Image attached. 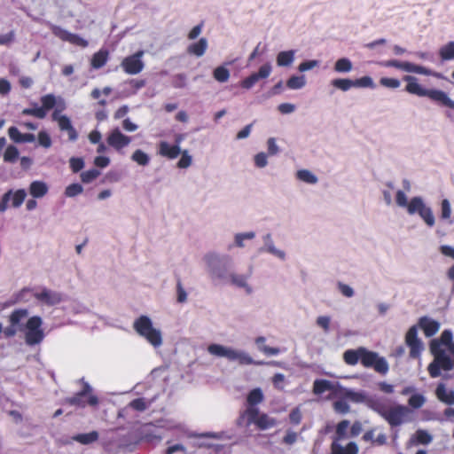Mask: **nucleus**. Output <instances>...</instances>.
<instances>
[{"instance_id":"obj_1","label":"nucleus","mask_w":454,"mask_h":454,"mask_svg":"<svg viewBox=\"0 0 454 454\" xmlns=\"http://www.w3.org/2000/svg\"><path fill=\"white\" fill-rule=\"evenodd\" d=\"M343 360L348 365L354 366L358 362L365 368L388 369V364L383 356L377 352L359 347L356 349H348L343 353Z\"/></svg>"},{"instance_id":"obj_2","label":"nucleus","mask_w":454,"mask_h":454,"mask_svg":"<svg viewBox=\"0 0 454 454\" xmlns=\"http://www.w3.org/2000/svg\"><path fill=\"white\" fill-rule=\"evenodd\" d=\"M133 328L138 335L145 339L154 348L161 346V332L153 327L149 317L145 315L138 317L133 323Z\"/></svg>"},{"instance_id":"obj_3","label":"nucleus","mask_w":454,"mask_h":454,"mask_svg":"<svg viewBox=\"0 0 454 454\" xmlns=\"http://www.w3.org/2000/svg\"><path fill=\"white\" fill-rule=\"evenodd\" d=\"M207 351L212 356L224 357L229 361L238 362L239 364H260V363L254 362L247 353L220 344L209 345Z\"/></svg>"},{"instance_id":"obj_4","label":"nucleus","mask_w":454,"mask_h":454,"mask_svg":"<svg viewBox=\"0 0 454 454\" xmlns=\"http://www.w3.org/2000/svg\"><path fill=\"white\" fill-rule=\"evenodd\" d=\"M439 340H434L430 343V351L434 356V362L427 369H452L454 367V356L450 355L446 348H442Z\"/></svg>"},{"instance_id":"obj_5","label":"nucleus","mask_w":454,"mask_h":454,"mask_svg":"<svg viewBox=\"0 0 454 454\" xmlns=\"http://www.w3.org/2000/svg\"><path fill=\"white\" fill-rule=\"evenodd\" d=\"M385 67H395L409 73H415L424 75H431L438 79H443V75L440 73L432 71L423 66L416 65L408 61H399L396 59H389L380 63Z\"/></svg>"},{"instance_id":"obj_6","label":"nucleus","mask_w":454,"mask_h":454,"mask_svg":"<svg viewBox=\"0 0 454 454\" xmlns=\"http://www.w3.org/2000/svg\"><path fill=\"white\" fill-rule=\"evenodd\" d=\"M43 320L39 316L28 318L26 323L25 340L28 345L39 344L44 338L42 329Z\"/></svg>"},{"instance_id":"obj_7","label":"nucleus","mask_w":454,"mask_h":454,"mask_svg":"<svg viewBox=\"0 0 454 454\" xmlns=\"http://www.w3.org/2000/svg\"><path fill=\"white\" fill-rule=\"evenodd\" d=\"M89 384H84L82 389L72 397L67 398L66 402L74 406L84 408L85 406L95 407L98 404V398L93 395Z\"/></svg>"},{"instance_id":"obj_8","label":"nucleus","mask_w":454,"mask_h":454,"mask_svg":"<svg viewBox=\"0 0 454 454\" xmlns=\"http://www.w3.org/2000/svg\"><path fill=\"white\" fill-rule=\"evenodd\" d=\"M245 415L248 424H254L260 430H266L277 425V420L266 413H260L258 408L248 407Z\"/></svg>"},{"instance_id":"obj_9","label":"nucleus","mask_w":454,"mask_h":454,"mask_svg":"<svg viewBox=\"0 0 454 454\" xmlns=\"http://www.w3.org/2000/svg\"><path fill=\"white\" fill-rule=\"evenodd\" d=\"M49 28L56 37L63 42H68L73 45H76L82 48H86L89 45L87 40L83 39L79 35L68 32L59 26L49 24Z\"/></svg>"},{"instance_id":"obj_10","label":"nucleus","mask_w":454,"mask_h":454,"mask_svg":"<svg viewBox=\"0 0 454 454\" xmlns=\"http://www.w3.org/2000/svg\"><path fill=\"white\" fill-rule=\"evenodd\" d=\"M144 54L143 51L124 58L121 63L123 71L129 74H137L144 69V62L141 58Z\"/></svg>"},{"instance_id":"obj_11","label":"nucleus","mask_w":454,"mask_h":454,"mask_svg":"<svg viewBox=\"0 0 454 454\" xmlns=\"http://www.w3.org/2000/svg\"><path fill=\"white\" fill-rule=\"evenodd\" d=\"M27 193L24 189H19L15 192L12 190L6 192L0 201V212H4L8 208V203L12 200V206L13 207H19L22 205L25 200Z\"/></svg>"},{"instance_id":"obj_12","label":"nucleus","mask_w":454,"mask_h":454,"mask_svg":"<svg viewBox=\"0 0 454 454\" xmlns=\"http://www.w3.org/2000/svg\"><path fill=\"white\" fill-rule=\"evenodd\" d=\"M405 343L410 348V356L417 358L419 356L422 349V341L418 337L417 326H411L405 335Z\"/></svg>"},{"instance_id":"obj_13","label":"nucleus","mask_w":454,"mask_h":454,"mask_svg":"<svg viewBox=\"0 0 454 454\" xmlns=\"http://www.w3.org/2000/svg\"><path fill=\"white\" fill-rule=\"evenodd\" d=\"M271 73V66L270 63L262 65L257 73H253L247 78L243 79L240 82V86L243 89H251L260 79H265L270 76Z\"/></svg>"},{"instance_id":"obj_14","label":"nucleus","mask_w":454,"mask_h":454,"mask_svg":"<svg viewBox=\"0 0 454 454\" xmlns=\"http://www.w3.org/2000/svg\"><path fill=\"white\" fill-rule=\"evenodd\" d=\"M33 296L42 303L48 306H54L61 302L62 295L60 293L43 288L40 292H35Z\"/></svg>"},{"instance_id":"obj_15","label":"nucleus","mask_w":454,"mask_h":454,"mask_svg":"<svg viewBox=\"0 0 454 454\" xmlns=\"http://www.w3.org/2000/svg\"><path fill=\"white\" fill-rule=\"evenodd\" d=\"M107 144L116 151H121L128 146L131 142V138L122 134L119 129H114L106 138Z\"/></svg>"},{"instance_id":"obj_16","label":"nucleus","mask_w":454,"mask_h":454,"mask_svg":"<svg viewBox=\"0 0 454 454\" xmlns=\"http://www.w3.org/2000/svg\"><path fill=\"white\" fill-rule=\"evenodd\" d=\"M424 97H427L440 106L454 109V100L450 99L448 94L441 90L427 89Z\"/></svg>"},{"instance_id":"obj_17","label":"nucleus","mask_w":454,"mask_h":454,"mask_svg":"<svg viewBox=\"0 0 454 454\" xmlns=\"http://www.w3.org/2000/svg\"><path fill=\"white\" fill-rule=\"evenodd\" d=\"M59 110H55L52 114V119L58 121L60 130L67 131L69 139L74 141L77 139V132L73 127L70 119L66 115H59Z\"/></svg>"},{"instance_id":"obj_18","label":"nucleus","mask_w":454,"mask_h":454,"mask_svg":"<svg viewBox=\"0 0 454 454\" xmlns=\"http://www.w3.org/2000/svg\"><path fill=\"white\" fill-rule=\"evenodd\" d=\"M384 419L392 427H396L402 424L404 416L403 408L395 407L386 410L382 412Z\"/></svg>"},{"instance_id":"obj_19","label":"nucleus","mask_w":454,"mask_h":454,"mask_svg":"<svg viewBox=\"0 0 454 454\" xmlns=\"http://www.w3.org/2000/svg\"><path fill=\"white\" fill-rule=\"evenodd\" d=\"M419 325L422 329L424 334L427 337L434 336L440 328V324L427 317H422L419 318Z\"/></svg>"},{"instance_id":"obj_20","label":"nucleus","mask_w":454,"mask_h":454,"mask_svg":"<svg viewBox=\"0 0 454 454\" xmlns=\"http://www.w3.org/2000/svg\"><path fill=\"white\" fill-rule=\"evenodd\" d=\"M181 153V149L178 145H169L166 141H161L159 144V154L162 157L173 160Z\"/></svg>"},{"instance_id":"obj_21","label":"nucleus","mask_w":454,"mask_h":454,"mask_svg":"<svg viewBox=\"0 0 454 454\" xmlns=\"http://www.w3.org/2000/svg\"><path fill=\"white\" fill-rule=\"evenodd\" d=\"M403 81H405L407 82V84L405 86V90L408 93L413 94V95H417L419 97H424L425 96L426 91H427V89L422 88L418 83V79L415 76L405 75L403 77Z\"/></svg>"},{"instance_id":"obj_22","label":"nucleus","mask_w":454,"mask_h":454,"mask_svg":"<svg viewBox=\"0 0 454 454\" xmlns=\"http://www.w3.org/2000/svg\"><path fill=\"white\" fill-rule=\"evenodd\" d=\"M207 47L208 43L207 38L201 37L198 42L189 44L186 49V52L189 55L200 58L205 54V52L207 50Z\"/></svg>"},{"instance_id":"obj_23","label":"nucleus","mask_w":454,"mask_h":454,"mask_svg":"<svg viewBox=\"0 0 454 454\" xmlns=\"http://www.w3.org/2000/svg\"><path fill=\"white\" fill-rule=\"evenodd\" d=\"M338 441H333L331 444L330 454H357L358 447L356 442H350L345 447H342Z\"/></svg>"},{"instance_id":"obj_24","label":"nucleus","mask_w":454,"mask_h":454,"mask_svg":"<svg viewBox=\"0 0 454 454\" xmlns=\"http://www.w3.org/2000/svg\"><path fill=\"white\" fill-rule=\"evenodd\" d=\"M436 397L442 403L454 404V391L448 390L443 383H440L435 389Z\"/></svg>"},{"instance_id":"obj_25","label":"nucleus","mask_w":454,"mask_h":454,"mask_svg":"<svg viewBox=\"0 0 454 454\" xmlns=\"http://www.w3.org/2000/svg\"><path fill=\"white\" fill-rule=\"evenodd\" d=\"M48 192V186L42 181H34L30 184L29 193L34 198H42Z\"/></svg>"},{"instance_id":"obj_26","label":"nucleus","mask_w":454,"mask_h":454,"mask_svg":"<svg viewBox=\"0 0 454 454\" xmlns=\"http://www.w3.org/2000/svg\"><path fill=\"white\" fill-rule=\"evenodd\" d=\"M108 59V51L106 50H100L98 52L94 53L91 60L90 65L93 68L98 69L104 67Z\"/></svg>"},{"instance_id":"obj_27","label":"nucleus","mask_w":454,"mask_h":454,"mask_svg":"<svg viewBox=\"0 0 454 454\" xmlns=\"http://www.w3.org/2000/svg\"><path fill=\"white\" fill-rule=\"evenodd\" d=\"M98 439V433L97 431H91L86 434H78L73 436V440L82 443L90 444L96 442Z\"/></svg>"},{"instance_id":"obj_28","label":"nucleus","mask_w":454,"mask_h":454,"mask_svg":"<svg viewBox=\"0 0 454 454\" xmlns=\"http://www.w3.org/2000/svg\"><path fill=\"white\" fill-rule=\"evenodd\" d=\"M294 59V51H280L277 56V64L279 67H288Z\"/></svg>"},{"instance_id":"obj_29","label":"nucleus","mask_w":454,"mask_h":454,"mask_svg":"<svg viewBox=\"0 0 454 454\" xmlns=\"http://www.w3.org/2000/svg\"><path fill=\"white\" fill-rule=\"evenodd\" d=\"M333 385L327 380H316L313 384V392L315 395H322L326 391L333 390Z\"/></svg>"},{"instance_id":"obj_30","label":"nucleus","mask_w":454,"mask_h":454,"mask_svg":"<svg viewBox=\"0 0 454 454\" xmlns=\"http://www.w3.org/2000/svg\"><path fill=\"white\" fill-rule=\"evenodd\" d=\"M433 440L432 435L426 430L419 429L415 432L412 441L416 444H423L427 445L429 444Z\"/></svg>"},{"instance_id":"obj_31","label":"nucleus","mask_w":454,"mask_h":454,"mask_svg":"<svg viewBox=\"0 0 454 454\" xmlns=\"http://www.w3.org/2000/svg\"><path fill=\"white\" fill-rule=\"evenodd\" d=\"M439 56L442 61L454 59V42H449L439 50Z\"/></svg>"},{"instance_id":"obj_32","label":"nucleus","mask_w":454,"mask_h":454,"mask_svg":"<svg viewBox=\"0 0 454 454\" xmlns=\"http://www.w3.org/2000/svg\"><path fill=\"white\" fill-rule=\"evenodd\" d=\"M213 77L219 82H226L230 78V71L227 67L219 66L214 69Z\"/></svg>"},{"instance_id":"obj_33","label":"nucleus","mask_w":454,"mask_h":454,"mask_svg":"<svg viewBox=\"0 0 454 454\" xmlns=\"http://www.w3.org/2000/svg\"><path fill=\"white\" fill-rule=\"evenodd\" d=\"M263 400V394L260 388H254L249 392L247 401L250 407H254Z\"/></svg>"},{"instance_id":"obj_34","label":"nucleus","mask_w":454,"mask_h":454,"mask_svg":"<svg viewBox=\"0 0 454 454\" xmlns=\"http://www.w3.org/2000/svg\"><path fill=\"white\" fill-rule=\"evenodd\" d=\"M28 316V311L26 309H18L13 310L9 316V322L12 325H19L21 320Z\"/></svg>"},{"instance_id":"obj_35","label":"nucleus","mask_w":454,"mask_h":454,"mask_svg":"<svg viewBox=\"0 0 454 454\" xmlns=\"http://www.w3.org/2000/svg\"><path fill=\"white\" fill-rule=\"evenodd\" d=\"M424 201L420 197H413L407 205V211L410 215L419 214L424 206Z\"/></svg>"},{"instance_id":"obj_36","label":"nucleus","mask_w":454,"mask_h":454,"mask_svg":"<svg viewBox=\"0 0 454 454\" xmlns=\"http://www.w3.org/2000/svg\"><path fill=\"white\" fill-rule=\"evenodd\" d=\"M131 160L140 166H146L150 162V157L144 151L137 149L132 155Z\"/></svg>"},{"instance_id":"obj_37","label":"nucleus","mask_w":454,"mask_h":454,"mask_svg":"<svg viewBox=\"0 0 454 454\" xmlns=\"http://www.w3.org/2000/svg\"><path fill=\"white\" fill-rule=\"evenodd\" d=\"M352 62L347 58L339 59L334 64V70L338 73H348L352 70Z\"/></svg>"},{"instance_id":"obj_38","label":"nucleus","mask_w":454,"mask_h":454,"mask_svg":"<svg viewBox=\"0 0 454 454\" xmlns=\"http://www.w3.org/2000/svg\"><path fill=\"white\" fill-rule=\"evenodd\" d=\"M419 215L429 227L434 225L435 221L433 212L431 208L427 207L425 204L421 207V210L419 211Z\"/></svg>"},{"instance_id":"obj_39","label":"nucleus","mask_w":454,"mask_h":454,"mask_svg":"<svg viewBox=\"0 0 454 454\" xmlns=\"http://www.w3.org/2000/svg\"><path fill=\"white\" fill-rule=\"evenodd\" d=\"M332 85L342 91H347L354 87L353 80L338 78L332 81Z\"/></svg>"},{"instance_id":"obj_40","label":"nucleus","mask_w":454,"mask_h":454,"mask_svg":"<svg viewBox=\"0 0 454 454\" xmlns=\"http://www.w3.org/2000/svg\"><path fill=\"white\" fill-rule=\"evenodd\" d=\"M19 150L14 145H8L4 153V160L5 162H15L19 158Z\"/></svg>"},{"instance_id":"obj_41","label":"nucleus","mask_w":454,"mask_h":454,"mask_svg":"<svg viewBox=\"0 0 454 454\" xmlns=\"http://www.w3.org/2000/svg\"><path fill=\"white\" fill-rule=\"evenodd\" d=\"M297 177L301 181L307 184H316L317 182V177L312 174L309 170L301 169L297 172Z\"/></svg>"},{"instance_id":"obj_42","label":"nucleus","mask_w":454,"mask_h":454,"mask_svg":"<svg viewBox=\"0 0 454 454\" xmlns=\"http://www.w3.org/2000/svg\"><path fill=\"white\" fill-rule=\"evenodd\" d=\"M305 85V79H304V76H296V75H293L291 76L287 82H286V86L289 88V89H292V90H298V89H301L302 88L303 86Z\"/></svg>"},{"instance_id":"obj_43","label":"nucleus","mask_w":454,"mask_h":454,"mask_svg":"<svg viewBox=\"0 0 454 454\" xmlns=\"http://www.w3.org/2000/svg\"><path fill=\"white\" fill-rule=\"evenodd\" d=\"M265 338L264 337H258L255 340V343L258 347V348L266 355H277L279 352V349L277 348H270L266 345H264Z\"/></svg>"},{"instance_id":"obj_44","label":"nucleus","mask_w":454,"mask_h":454,"mask_svg":"<svg viewBox=\"0 0 454 454\" xmlns=\"http://www.w3.org/2000/svg\"><path fill=\"white\" fill-rule=\"evenodd\" d=\"M42 109L46 113L53 108L56 105V98L53 94H47L41 98Z\"/></svg>"},{"instance_id":"obj_45","label":"nucleus","mask_w":454,"mask_h":454,"mask_svg":"<svg viewBox=\"0 0 454 454\" xmlns=\"http://www.w3.org/2000/svg\"><path fill=\"white\" fill-rule=\"evenodd\" d=\"M349 426L348 420H341L338 423L336 427V437L334 441H340L341 439H344L347 435V430Z\"/></svg>"},{"instance_id":"obj_46","label":"nucleus","mask_w":454,"mask_h":454,"mask_svg":"<svg viewBox=\"0 0 454 454\" xmlns=\"http://www.w3.org/2000/svg\"><path fill=\"white\" fill-rule=\"evenodd\" d=\"M354 87L357 88H372L375 87L372 79L370 76H363L361 78L353 80Z\"/></svg>"},{"instance_id":"obj_47","label":"nucleus","mask_w":454,"mask_h":454,"mask_svg":"<svg viewBox=\"0 0 454 454\" xmlns=\"http://www.w3.org/2000/svg\"><path fill=\"white\" fill-rule=\"evenodd\" d=\"M425 402L426 399L421 394H414L409 398L408 404L413 409H419L423 406Z\"/></svg>"},{"instance_id":"obj_48","label":"nucleus","mask_w":454,"mask_h":454,"mask_svg":"<svg viewBox=\"0 0 454 454\" xmlns=\"http://www.w3.org/2000/svg\"><path fill=\"white\" fill-rule=\"evenodd\" d=\"M333 410L340 414H346L349 411V404L344 399H339L333 403Z\"/></svg>"},{"instance_id":"obj_49","label":"nucleus","mask_w":454,"mask_h":454,"mask_svg":"<svg viewBox=\"0 0 454 454\" xmlns=\"http://www.w3.org/2000/svg\"><path fill=\"white\" fill-rule=\"evenodd\" d=\"M99 175L100 172L98 169H89L81 174V180L82 183L89 184L95 180Z\"/></svg>"},{"instance_id":"obj_50","label":"nucleus","mask_w":454,"mask_h":454,"mask_svg":"<svg viewBox=\"0 0 454 454\" xmlns=\"http://www.w3.org/2000/svg\"><path fill=\"white\" fill-rule=\"evenodd\" d=\"M83 188L80 184H72L66 188L65 194L67 197H74L81 194Z\"/></svg>"},{"instance_id":"obj_51","label":"nucleus","mask_w":454,"mask_h":454,"mask_svg":"<svg viewBox=\"0 0 454 454\" xmlns=\"http://www.w3.org/2000/svg\"><path fill=\"white\" fill-rule=\"evenodd\" d=\"M22 114L32 115L39 119H43L46 116V113L42 109V107L26 108L22 111Z\"/></svg>"},{"instance_id":"obj_52","label":"nucleus","mask_w":454,"mask_h":454,"mask_svg":"<svg viewBox=\"0 0 454 454\" xmlns=\"http://www.w3.org/2000/svg\"><path fill=\"white\" fill-rule=\"evenodd\" d=\"M380 85L391 88V89H396L400 86L401 82L396 78H388V77H382L380 80Z\"/></svg>"},{"instance_id":"obj_53","label":"nucleus","mask_w":454,"mask_h":454,"mask_svg":"<svg viewBox=\"0 0 454 454\" xmlns=\"http://www.w3.org/2000/svg\"><path fill=\"white\" fill-rule=\"evenodd\" d=\"M192 156L189 155L187 151H184L180 160L177 162V167L179 168H186L192 165Z\"/></svg>"},{"instance_id":"obj_54","label":"nucleus","mask_w":454,"mask_h":454,"mask_svg":"<svg viewBox=\"0 0 454 454\" xmlns=\"http://www.w3.org/2000/svg\"><path fill=\"white\" fill-rule=\"evenodd\" d=\"M70 168L74 173H77L84 167V161L82 158L72 157L69 160Z\"/></svg>"},{"instance_id":"obj_55","label":"nucleus","mask_w":454,"mask_h":454,"mask_svg":"<svg viewBox=\"0 0 454 454\" xmlns=\"http://www.w3.org/2000/svg\"><path fill=\"white\" fill-rule=\"evenodd\" d=\"M8 135L14 143H22L23 133H20L18 128L12 126L8 129Z\"/></svg>"},{"instance_id":"obj_56","label":"nucleus","mask_w":454,"mask_h":454,"mask_svg":"<svg viewBox=\"0 0 454 454\" xmlns=\"http://www.w3.org/2000/svg\"><path fill=\"white\" fill-rule=\"evenodd\" d=\"M441 217L442 219H450L451 215V208L450 201L447 199L442 200L441 203Z\"/></svg>"},{"instance_id":"obj_57","label":"nucleus","mask_w":454,"mask_h":454,"mask_svg":"<svg viewBox=\"0 0 454 454\" xmlns=\"http://www.w3.org/2000/svg\"><path fill=\"white\" fill-rule=\"evenodd\" d=\"M38 142L39 144L45 147V148H49L51 145V137L49 136V134L45 131H40L38 133Z\"/></svg>"},{"instance_id":"obj_58","label":"nucleus","mask_w":454,"mask_h":454,"mask_svg":"<svg viewBox=\"0 0 454 454\" xmlns=\"http://www.w3.org/2000/svg\"><path fill=\"white\" fill-rule=\"evenodd\" d=\"M298 434L292 430H287L286 435L283 437L282 442L286 445H292L296 442Z\"/></svg>"},{"instance_id":"obj_59","label":"nucleus","mask_w":454,"mask_h":454,"mask_svg":"<svg viewBox=\"0 0 454 454\" xmlns=\"http://www.w3.org/2000/svg\"><path fill=\"white\" fill-rule=\"evenodd\" d=\"M129 406L138 411H143L146 409V403L144 398H136L129 403Z\"/></svg>"},{"instance_id":"obj_60","label":"nucleus","mask_w":454,"mask_h":454,"mask_svg":"<svg viewBox=\"0 0 454 454\" xmlns=\"http://www.w3.org/2000/svg\"><path fill=\"white\" fill-rule=\"evenodd\" d=\"M172 85L175 88H184L186 86V76L184 74H176L172 82Z\"/></svg>"},{"instance_id":"obj_61","label":"nucleus","mask_w":454,"mask_h":454,"mask_svg":"<svg viewBox=\"0 0 454 454\" xmlns=\"http://www.w3.org/2000/svg\"><path fill=\"white\" fill-rule=\"evenodd\" d=\"M176 292H177V301L180 303L185 302L187 300V294L183 287V285L180 279L177 280L176 283Z\"/></svg>"},{"instance_id":"obj_62","label":"nucleus","mask_w":454,"mask_h":454,"mask_svg":"<svg viewBox=\"0 0 454 454\" xmlns=\"http://www.w3.org/2000/svg\"><path fill=\"white\" fill-rule=\"evenodd\" d=\"M290 422L294 425H299L301 421V412L299 408H294L289 414Z\"/></svg>"},{"instance_id":"obj_63","label":"nucleus","mask_w":454,"mask_h":454,"mask_svg":"<svg viewBox=\"0 0 454 454\" xmlns=\"http://www.w3.org/2000/svg\"><path fill=\"white\" fill-rule=\"evenodd\" d=\"M202 29H203V22L196 25L195 27H193L190 32L188 33L187 35V38L189 40H194L196 39L202 32Z\"/></svg>"},{"instance_id":"obj_64","label":"nucleus","mask_w":454,"mask_h":454,"mask_svg":"<svg viewBox=\"0 0 454 454\" xmlns=\"http://www.w3.org/2000/svg\"><path fill=\"white\" fill-rule=\"evenodd\" d=\"M395 201L398 206L403 207H407V205L409 204L405 193L401 190L397 191L395 194Z\"/></svg>"}]
</instances>
